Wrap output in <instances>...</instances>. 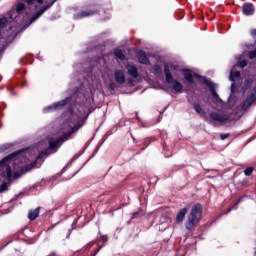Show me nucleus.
I'll return each instance as SVG.
<instances>
[{"mask_svg":"<svg viewBox=\"0 0 256 256\" xmlns=\"http://www.w3.org/2000/svg\"><path fill=\"white\" fill-rule=\"evenodd\" d=\"M33 159V150H20L6 156L0 161V193L7 191V182L19 179L22 173L31 171L35 164L23 166Z\"/></svg>","mask_w":256,"mask_h":256,"instance_id":"f257e3e1","label":"nucleus"},{"mask_svg":"<svg viewBox=\"0 0 256 256\" xmlns=\"http://www.w3.org/2000/svg\"><path fill=\"white\" fill-rule=\"evenodd\" d=\"M62 124V133L64 135V139L70 137L72 133L75 131H79L80 127H83V122L85 121V110L75 106L68 110V112L63 117Z\"/></svg>","mask_w":256,"mask_h":256,"instance_id":"f03ea898","label":"nucleus"},{"mask_svg":"<svg viewBox=\"0 0 256 256\" xmlns=\"http://www.w3.org/2000/svg\"><path fill=\"white\" fill-rule=\"evenodd\" d=\"M37 9H41V7L33 9L29 7L27 0L26 4L23 2H17L14 9L9 13L8 23H10V25H13L11 23H17L18 25H21V23H23V21L26 19H29V15H31V13H35Z\"/></svg>","mask_w":256,"mask_h":256,"instance_id":"7ed1b4c3","label":"nucleus"},{"mask_svg":"<svg viewBox=\"0 0 256 256\" xmlns=\"http://www.w3.org/2000/svg\"><path fill=\"white\" fill-rule=\"evenodd\" d=\"M203 217V207L200 204H196L192 207L190 213L187 216V220L185 222V228L188 231H193Z\"/></svg>","mask_w":256,"mask_h":256,"instance_id":"20e7f679","label":"nucleus"},{"mask_svg":"<svg viewBox=\"0 0 256 256\" xmlns=\"http://www.w3.org/2000/svg\"><path fill=\"white\" fill-rule=\"evenodd\" d=\"M171 71H179V67L174 65H166L164 68V73L166 77V82L171 85L176 91V93H182L183 91V84L181 82L173 79V75H171Z\"/></svg>","mask_w":256,"mask_h":256,"instance_id":"39448f33","label":"nucleus"},{"mask_svg":"<svg viewBox=\"0 0 256 256\" xmlns=\"http://www.w3.org/2000/svg\"><path fill=\"white\" fill-rule=\"evenodd\" d=\"M210 119H212V121H217L218 123H225V121H229V116L213 112L210 114Z\"/></svg>","mask_w":256,"mask_h":256,"instance_id":"423d86ee","label":"nucleus"},{"mask_svg":"<svg viewBox=\"0 0 256 256\" xmlns=\"http://www.w3.org/2000/svg\"><path fill=\"white\" fill-rule=\"evenodd\" d=\"M48 141H49L50 149H57V147H61V143L65 141V138H59L57 136H54V137H50Z\"/></svg>","mask_w":256,"mask_h":256,"instance_id":"0eeeda50","label":"nucleus"},{"mask_svg":"<svg viewBox=\"0 0 256 256\" xmlns=\"http://www.w3.org/2000/svg\"><path fill=\"white\" fill-rule=\"evenodd\" d=\"M67 105V100H62L61 102L55 103L51 106H48L44 109V111H59V109H63Z\"/></svg>","mask_w":256,"mask_h":256,"instance_id":"6e6552de","label":"nucleus"},{"mask_svg":"<svg viewBox=\"0 0 256 256\" xmlns=\"http://www.w3.org/2000/svg\"><path fill=\"white\" fill-rule=\"evenodd\" d=\"M242 12L247 16L253 15L255 13V7L251 3H246L242 6Z\"/></svg>","mask_w":256,"mask_h":256,"instance_id":"1a4fd4ad","label":"nucleus"},{"mask_svg":"<svg viewBox=\"0 0 256 256\" xmlns=\"http://www.w3.org/2000/svg\"><path fill=\"white\" fill-rule=\"evenodd\" d=\"M184 77L189 83H195L194 79H199V75L191 73V71H184Z\"/></svg>","mask_w":256,"mask_h":256,"instance_id":"9d476101","label":"nucleus"},{"mask_svg":"<svg viewBox=\"0 0 256 256\" xmlns=\"http://www.w3.org/2000/svg\"><path fill=\"white\" fill-rule=\"evenodd\" d=\"M186 215H187V208L181 209L176 215V219H175L176 223H183Z\"/></svg>","mask_w":256,"mask_h":256,"instance_id":"9b49d317","label":"nucleus"},{"mask_svg":"<svg viewBox=\"0 0 256 256\" xmlns=\"http://www.w3.org/2000/svg\"><path fill=\"white\" fill-rule=\"evenodd\" d=\"M126 69L131 77H134V79H137V77L139 75V73L137 72V67H135L131 64H128L126 66Z\"/></svg>","mask_w":256,"mask_h":256,"instance_id":"f8f14e48","label":"nucleus"},{"mask_svg":"<svg viewBox=\"0 0 256 256\" xmlns=\"http://www.w3.org/2000/svg\"><path fill=\"white\" fill-rule=\"evenodd\" d=\"M115 79L116 82H118L120 85H123V83H125V73H123L121 70H117L115 72Z\"/></svg>","mask_w":256,"mask_h":256,"instance_id":"ddd939ff","label":"nucleus"},{"mask_svg":"<svg viewBox=\"0 0 256 256\" xmlns=\"http://www.w3.org/2000/svg\"><path fill=\"white\" fill-rule=\"evenodd\" d=\"M138 61L142 65L149 64V58H147V56L145 55V52L143 51L138 52Z\"/></svg>","mask_w":256,"mask_h":256,"instance_id":"4468645a","label":"nucleus"},{"mask_svg":"<svg viewBox=\"0 0 256 256\" xmlns=\"http://www.w3.org/2000/svg\"><path fill=\"white\" fill-rule=\"evenodd\" d=\"M39 209L40 208H36L34 210L29 211L28 219H30V221H35V219H37L39 217Z\"/></svg>","mask_w":256,"mask_h":256,"instance_id":"2eb2a0df","label":"nucleus"},{"mask_svg":"<svg viewBox=\"0 0 256 256\" xmlns=\"http://www.w3.org/2000/svg\"><path fill=\"white\" fill-rule=\"evenodd\" d=\"M193 107L194 111H196V113H198V115H200L201 117H205V115H207V112H205L203 106H200L199 104H194Z\"/></svg>","mask_w":256,"mask_h":256,"instance_id":"dca6fc26","label":"nucleus"},{"mask_svg":"<svg viewBox=\"0 0 256 256\" xmlns=\"http://www.w3.org/2000/svg\"><path fill=\"white\" fill-rule=\"evenodd\" d=\"M254 101H256L254 99V97L251 95L248 99H246V101L244 102V104L242 105V109L245 111L247 109H249V107H251V105H253Z\"/></svg>","mask_w":256,"mask_h":256,"instance_id":"f3484780","label":"nucleus"},{"mask_svg":"<svg viewBox=\"0 0 256 256\" xmlns=\"http://www.w3.org/2000/svg\"><path fill=\"white\" fill-rule=\"evenodd\" d=\"M91 15H93V11L86 10V11H82V12L78 13L75 16V19H83V17H91Z\"/></svg>","mask_w":256,"mask_h":256,"instance_id":"a211bd4d","label":"nucleus"},{"mask_svg":"<svg viewBox=\"0 0 256 256\" xmlns=\"http://www.w3.org/2000/svg\"><path fill=\"white\" fill-rule=\"evenodd\" d=\"M205 83L208 85V87H210L214 99H216V101H221L217 95V92H215V85H213V83L209 82L208 80H206Z\"/></svg>","mask_w":256,"mask_h":256,"instance_id":"6ab92c4d","label":"nucleus"},{"mask_svg":"<svg viewBox=\"0 0 256 256\" xmlns=\"http://www.w3.org/2000/svg\"><path fill=\"white\" fill-rule=\"evenodd\" d=\"M239 77H241V72L231 70L230 81H235V79H239Z\"/></svg>","mask_w":256,"mask_h":256,"instance_id":"aec40b11","label":"nucleus"},{"mask_svg":"<svg viewBox=\"0 0 256 256\" xmlns=\"http://www.w3.org/2000/svg\"><path fill=\"white\" fill-rule=\"evenodd\" d=\"M114 55L115 57H117L118 59H121V61L125 60V54H123V51L119 50V49H115L114 50Z\"/></svg>","mask_w":256,"mask_h":256,"instance_id":"412c9836","label":"nucleus"},{"mask_svg":"<svg viewBox=\"0 0 256 256\" xmlns=\"http://www.w3.org/2000/svg\"><path fill=\"white\" fill-rule=\"evenodd\" d=\"M7 23H9V20H7L5 17L0 18V27H7Z\"/></svg>","mask_w":256,"mask_h":256,"instance_id":"4be33fe9","label":"nucleus"},{"mask_svg":"<svg viewBox=\"0 0 256 256\" xmlns=\"http://www.w3.org/2000/svg\"><path fill=\"white\" fill-rule=\"evenodd\" d=\"M253 174V168L249 167L247 169L244 170V175H246V177H250V175Z\"/></svg>","mask_w":256,"mask_h":256,"instance_id":"5701e85b","label":"nucleus"},{"mask_svg":"<svg viewBox=\"0 0 256 256\" xmlns=\"http://www.w3.org/2000/svg\"><path fill=\"white\" fill-rule=\"evenodd\" d=\"M249 59H255L256 57V48L250 52H248Z\"/></svg>","mask_w":256,"mask_h":256,"instance_id":"b1692460","label":"nucleus"},{"mask_svg":"<svg viewBox=\"0 0 256 256\" xmlns=\"http://www.w3.org/2000/svg\"><path fill=\"white\" fill-rule=\"evenodd\" d=\"M238 66H240L242 69H243V67H247V61H245V60L239 61Z\"/></svg>","mask_w":256,"mask_h":256,"instance_id":"393cba45","label":"nucleus"},{"mask_svg":"<svg viewBox=\"0 0 256 256\" xmlns=\"http://www.w3.org/2000/svg\"><path fill=\"white\" fill-rule=\"evenodd\" d=\"M229 137V134H221L220 135V139L222 140V141H225V139H227Z\"/></svg>","mask_w":256,"mask_h":256,"instance_id":"a878e982","label":"nucleus"},{"mask_svg":"<svg viewBox=\"0 0 256 256\" xmlns=\"http://www.w3.org/2000/svg\"><path fill=\"white\" fill-rule=\"evenodd\" d=\"M154 71L156 72V73H159V71H161V67H159V66H154Z\"/></svg>","mask_w":256,"mask_h":256,"instance_id":"bb28decb","label":"nucleus"},{"mask_svg":"<svg viewBox=\"0 0 256 256\" xmlns=\"http://www.w3.org/2000/svg\"><path fill=\"white\" fill-rule=\"evenodd\" d=\"M251 35H252L253 37H256V29L251 30Z\"/></svg>","mask_w":256,"mask_h":256,"instance_id":"cd10ccee","label":"nucleus"},{"mask_svg":"<svg viewBox=\"0 0 256 256\" xmlns=\"http://www.w3.org/2000/svg\"><path fill=\"white\" fill-rule=\"evenodd\" d=\"M252 97H254V99L256 100V87L254 89V93L252 94Z\"/></svg>","mask_w":256,"mask_h":256,"instance_id":"c85d7f7f","label":"nucleus"},{"mask_svg":"<svg viewBox=\"0 0 256 256\" xmlns=\"http://www.w3.org/2000/svg\"><path fill=\"white\" fill-rule=\"evenodd\" d=\"M231 90L234 91L235 90V84L231 85Z\"/></svg>","mask_w":256,"mask_h":256,"instance_id":"c756f323","label":"nucleus"},{"mask_svg":"<svg viewBox=\"0 0 256 256\" xmlns=\"http://www.w3.org/2000/svg\"><path fill=\"white\" fill-rule=\"evenodd\" d=\"M136 216H137V213H134V214H133V217H136Z\"/></svg>","mask_w":256,"mask_h":256,"instance_id":"7c9ffc66","label":"nucleus"},{"mask_svg":"<svg viewBox=\"0 0 256 256\" xmlns=\"http://www.w3.org/2000/svg\"><path fill=\"white\" fill-rule=\"evenodd\" d=\"M41 158V156H38V159H40Z\"/></svg>","mask_w":256,"mask_h":256,"instance_id":"2f4dec72","label":"nucleus"}]
</instances>
